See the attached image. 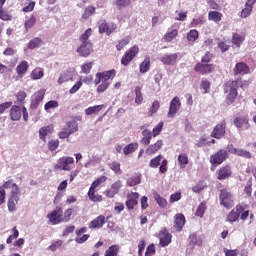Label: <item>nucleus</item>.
<instances>
[{
  "instance_id": "obj_55",
  "label": "nucleus",
  "mask_w": 256,
  "mask_h": 256,
  "mask_svg": "<svg viewBox=\"0 0 256 256\" xmlns=\"http://www.w3.org/2000/svg\"><path fill=\"white\" fill-rule=\"evenodd\" d=\"M0 19L1 21H11V19H13V16L0 6Z\"/></svg>"
},
{
  "instance_id": "obj_22",
  "label": "nucleus",
  "mask_w": 256,
  "mask_h": 256,
  "mask_svg": "<svg viewBox=\"0 0 256 256\" xmlns=\"http://www.w3.org/2000/svg\"><path fill=\"white\" fill-rule=\"evenodd\" d=\"M128 200L126 201V207L129 211H132V209H135L138 205L137 199H139V193L137 192H131L128 196Z\"/></svg>"
},
{
  "instance_id": "obj_15",
  "label": "nucleus",
  "mask_w": 256,
  "mask_h": 256,
  "mask_svg": "<svg viewBox=\"0 0 256 256\" xmlns=\"http://www.w3.org/2000/svg\"><path fill=\"white\" fill-rule=\"evenodd\" d=\"M227 127V122H225V120H223L220 124H217L212 133H211V137H214V139H221V137L225 136V129Z\"/></svg>"
},
{
  "instance_id": "obj_33",
  "label": "nucleus",
  "mask_w": 256,
  "mask_h": 256,
  "mask_svg": "<svg viewBox=\"0 0 256 256\" xmlns=\"http://www.w3.org/2000/svg\"><path fill=\"white\" fill-rule=\"evenodd\" d=\"M174 227H175L178 231H181V229H183V227H185V215H183V214H177V215L175 216Z\"/></svg>"
},
{
  "instance_id": "obj_56",
  "label": "nucleus",
  "mask_w": 256,
  "mask_h": 256,
  "mask_svg": "<svg viewBox=\"0 0 256 256\" xmlns=\"http://www.w3.org/2000/svg\"><path fill=\"white\" fill-rule=\"evenodd\" d=\"M130 41L131 40L129 38H124V39L118 41V44L116 45L117 51H123V49H125V47H127V45H129Z\"/></svg>"
},
{
  "instance_id": "obj_54",
  "label": "nucleus",
  "mask_w": 256,
  "mask_h": 256,
  "mask_svg": "<svg viewBox=\"0 0 256 256\" xmlns=\"http://www.w3.org/2000/svg\"><path fill=\"white\" fill-rule=\"evenodd\" d=\"M139 183H141V177L139 176H132L127 180L128 187H135V185H139Z\"/></svg>"
},
{
  "instance_id": "obj_41",
  "label": "nucleus",
  "mask_w": 256,
  "mask_h": 256,
  "mask_svg": "<svg viewBox=\"0 0 256 256\" xmlns=\"http://www.w3.org/2000/svg\"><path fill=\"white\" fill-rule=\"evenodd\" d=\"M97 10V8H95V6H87L84 9V12L82 13V19L87 20L89 19V17H91L92 15H95V11Z\"/></svg>"
},
{
  "instance_id": "obj_57",
  "label": "nucleus",
  "mask_w": 256,
  "mask_h": 256,
  "mask_svg": "<svg viewBox=\"0 0 256 256\" xmlns=\"http://www.w3.org/2000/svg\"><path fill=\"white\" fill-rule=\"evenodd\" d=\"M93 33V30L91 28H88L81 36H80V41L81 43H91L89 41V36Z\"/></svg>"
},
{
  "instance_id": "obj_37",
  "label": "nucleus",
  "mask_w": 256,
  "mask_h": 256,
  "mask_svg": "<svg viewBox=\"0 0 256 256\" xmlns=\"http://www.w3.org/2000/svg\"><path fill=\"white\" fill-rule=\"evenodd\" d=\"M43 75H45L43 68L37 67L31 72L30 77L33 79V81H37L42 79Z\"/></svg>"
},
{
  "instance_id": "obj_31",
  "label": "nucleus",
  "mask_w": 256,
  "mask_h": 256,
  "mask_svg": "<svg viewBox=\"0 0 256 256\" xmlns=\"http://www.w3.org/2000/svg\"><path fill=\"white\" fill-rule=\"evenodd\" d=\"M28 70H29V62H27L26 60H23L22 62H20L16 67V73L17 75H19V77H22V75H25V73H27Z\"/></svg>"
},
{
  "instance_id": "obj_13",
  "label": "nucleus",
  "mask_w": 256,
  "mask_h": 256,
  "mask_svg": "<svg viewBox=\"0 0 256 256\" xmlns=\"http://www.w3.org/2000/svg\"><path fill=\"white\" fill-rule=\"evenodd\" d=\"M159 245L161 247H167L171 243L172 235L169 233V230L167 228H163L159 234Z\"/></svg>"
},
{
  "instance_id": "obj_9",
  "label": "nucleus",
  "mask_w": 256,
  "mask_h": 256,
  "mask_svg": "<svg viewBox=\"0 0 256 256\" xmlns=\"http://www.w3.org/2000/svg\"><path fill=\"white\" fill-rule=\"evenodd\" d=\"M47 219L52 225L63 223V208H61V206H56L55 210L47 214Z\"/></svg>"
},
{
  "instance_id": "obj_16",
  "label": "nucleus",
  "mask_w": 256,
  "mask_h": 256,
  "mask_svg": "<svg viewBox=\"0 0 256 256\" xmlns=\"http://www.w3.org/2000/svg\"><path fill=\"white\" fill-rule=\"evenodd\" d=\"M228 152L232 155H237V157H244V159H251V152L243 150L241 148H235L233 144L228 145Z\"/></svg>"
},
{
  "instance_id": "obj_62",
  "label": "nucleus",
  "mask_w": 256,
  "mask_h": 256,
  "mask_svg": "<svg viewBox=\"0 0 256 256\" xmlns=\"http://www.w3.org/2000/svg\"><path fill=\"white\" fill-rule=\"evenodd\" d=\"M244 38L240 34H234L232 37V43L233 45H236V47H241V43H243Z\"/></svg>"
},
{
  "instance_id": "obj_43",
  "label": "nucleus",
  "mask_w": 256,
  "mask_h": 256,
  "mask_svg": "<svg viewBox=\"0 0 256 256\" xmlns=\"http://www.w3.org/2000/svg\"><path fill=\"white\" fill-rule=\"evenodd\" d=\"M179 35V31L177 29H174L170 32H167L163 39L166 43H171V41H173V39H175V37H177Z\"/></svg>"
},
{
  "instance_id": "obj_59",
  "label": "nucleus",
  "mask_w": 256,
  "mask_h": 256,
  "mask_svg": "<svg viewBox=\"0 0 256 256\" xmlns=\"http://www.w3.org/2000/svg\"><path fill=\"white\" fill-rule=\"evenodd\" d=\"M121 187H123V182L121 180H116L114 183H112L110 188L116 195H118L119 191H121Z\"/></svg>"
},
{
  "instance_id": "obj_39",
  "label": "nucleus",
  "mask_w": 256,
  "mask_h": 256,
  "mask_svg": "<svg viewBox=\"0 0 256 256\" xmlns=\"http://www.w3.org/2000/svg\"><path fill=\"white\" fill-rule=\"evenodd\" d=\"M43 45V40L39 37L31 39L28 43V49H39Z\"/></svg>"
},
{
  "instance_id": "obj_30",
  "label": "nucleus",
  "mask_w": 256,
  "mask_h": 256,
  "mask_svg": "<svg viewBox=\"0 0 256 256\" xmlns=\"http://www.w3.org/2000/svg\"><path fill=\"white\" fill-rule=\"evenodd\" d=\"M3 189H12L11 193L19 194V186L15 183L13 179H9L6 182L3 183L1 186Z\"/></svg>"
},
{
  "instance_id": "obj_12",
  "label": "nucleus",
  "mask_w": 256,
  "mask_h": 256,
  "mask_svg": "<svg viewBox=\"0 0 256 256\" xmlns=\"http://www.w3.org/2000/svg\"><path fill=\"white\" fill-rule=\"evenodd\" d=\"M234 126L236 129H249L251 126L249 125V116L244 115V116H237L233 120Z\"/></svg>"
},
{
  "instance_id": "obj_7",
  "label": "nucleus",
  "mask_w": 256,
  "mask_h": 256,
  "mask_svg": "<svg viewBox=\"0 0 256 256\" xmlns=\"http://www.w3.org/2000/svg\"><path fill=\"white\" fill-rule=\"evenodd\" d=\"M75 163V159L70 156H63L57 160V163L54 165L56 171H69L71 165Z\"/></svg>"
},
{
  "instance_id": "obj_2",
  "label": "nucleus",
  "mask_w": 256,
  "mask_h": 256,
  "mask_svg": "<svg viewBox=\"0 0 256 256\" xmlns=\"http://www.w3.org/2000/svg\"><path fill=\"white\" fill-rule=\"evenodd\" d=\"M237 89H239V81L233 80L224 84V93H227L226 101L228 105H231L237 99Z\"/></svg>"
},
{
  "instance_id": "obj_34",
  "label": "nucleus",
  "mask_w": 256,
  "mask_h": 256,
  "mask_svg": "<svg viewBox=\"0 0 256 256\" xmlns=\"http://www.w3.org/2000/svg\"><path fill=\"white\" fill-rule=\"evenodd\" d=\"M138 149H139V143L137 142L130 143L123 148V153L124 155H131V153H135V151H137Z\"/></svg>"
},
{
  "instance_id": "obj_35",
  "label": "nucleus",
  "mask_w": 256,
  "mask_h": 256,
  "mask_svg": "<svg viewBox=\"0 0 256 256\" xmlns=\"http://www.w3.org/2000/svg\"><path fill=\"white\" fill-rule=\"evenodd\" d=\"M209 21H214V23H221V19H223V14L218 11H210L208 13Z\"/></svg>"
},
{
  "instance_id": "obj_23",
  "label": "nucleus",
  "mask_w": 256,
  "mask_h": 256,
  "mask_svg": "<svg viewBox=\"0 0 256 256\" xmlns=\"http://www.w3.org/2000/svg\"><path fill=\"white\" fill-rule=\"evenodd\" d=\"M9 117L11 121H21L22 108L17 105L10 106Z\"/></svg>"
},
{
  "instance_id": "obj_17",
  "label": "nucleus",
  "mask_w": 256,
  "mask_h": 256,
  "mask_svg": "<svg viewBox=\"0 0 256 256\" xmlns=\"http://www.w3.org/2000/svg\"><path fill=\"white\" fill-rule=\"evenodd\" d=\"M44 98H45V90L41 89L35 92L32 96L30 108L37 109V107H39V103H41V101H43Z\"/></svg>"
},
{
  "instance_id": "obj_49",
  "label": "nucleus",
  "mask_w": 256,
  "mask_h": 256,
  "mask_svg": "<svg viewBox=\"0 0 256 256\" xmlns=\"http://www.w3.org/2000/svg\"><path fill=\"white\" fill-rule=\"evenodd\" d=\"M35 23H37V18L35 16H30L28 20L25 21L24 27L26 31H29V29H32V27H35Z\"/></svg>"
},
{
  "instance_id": "obj_63",
  "label": "nucleus",
  "mask_w": 256,
  "mask_h": 256,
  "mask_svg": "<svg viewBox=\"0 0 256 256\" xmlns=\"http://www.w3.org/2000/svg\"><path fill=\"white\" fill-rule=\"evenodd\" d=\"M58 148H59V140H50L48 142L49 151H57Z\"/></svg>"
},
{
  "instance_id": "obj_24",
  "label": "nucleus",
  "mask_w": 256,
  "mask_h": 256,
  "mask_svg": "<svg viewBox=\"0 0 256 256\" xmlns=\"http://www.w3.org/2000/svg\"><path fill=\"white\" fill-rule=\"evenodd\" d=\"M106 223V218L104 215H99L95 219H93L89 224V229H101L103 225Z\"/></svg>"
},
{
  "instance_id": "obj_26",
  "label": "nucleus",
  "mask_w": 256,
  "mask_h": 256,
  "mask_svg": "<svg viewBox=\"0 0 256 256\" xmlns=\"http://www.w3.org/2000/svg\"><path fill=\"white\" fill-rule=\"evenodd\" d=\"M189 247L195 249V247H201L203 245V238L197 234H191L189 236Z\"/></svg>"
},
{
  "instance_id": "obj_4",
  "label": "nucleus",
  "mask_w": 256,
  "mask_h": 256,
  "mask_svg": "<svg viewBox=\"0 0 256 256\" xmlns=\"http://www.w3.org/2000/svg\"><path fill=\"white\" fill-rule=\"evenodd\" d=\"M229 159V150L219 149L216 153L210 156V164L212 167H219Z\"/></svg>"
},
{
  "instance_id": "obj_32",
  "label": "nucleus",
  "mask_w": 256,
  "mask_h": 256,
  "mask_svg": "<svg viewBox=\"0 0 256 256\" xmlns=\"http://www.w3.org/2000/svg\"><path fill=\"white\" fill-rule=\"evenodd\" d=\"M105 109V105H95V106H90L84 110L85 115H99V112Z\"/></svg>"
},
{
  "instance_id": "obj_19",
  "label": "nucleus",
  "mask_w": 256,
  "mask_h": 256,
  "mask_svg": "<svg viewBox=\"0 0 256 256\" xmlns=\"http://www.w3.org/2000/svg\"><path fill=\"white\" fill-rule=\"evenodd\" d=\"M93 51L92 43H81V45L77 48V53H79L80 57H89L91 52Z\"/></svg>"
},
{
  "instance_id": "obj_3",
  "label": "nucleus",
  "mask_w": 256,
  "mask_h": 256,
  "mask_svg": "<svg viewBox=\"0 0 256 256\" xmlns=\"http://www.w3.org/2000/svg\"><path fill=\"white\" fill-rule=\"evenodd\" d=\"M219 191L220 205L225 207V209L233 208L235 205V202L233 201V193H231V191H229L227 188H222Z\"/></svg>"
},
{
  "instance_id": "obj_14",
  "label": "nucleus",
  "mask_w": 256,
  "mask_h": 256,
  "mask_svg": "<svg viewBox=\"0 0 256 256\" xmlns=\"http://www.w3.org/2000/svg\"><path fill=\"white\" fill-rule=\"evenodd\" d=\"M99 33L106 35H111V33H115L117 30V24L111 22L107 23V21L102 22L98 27Z\"/></svg>"
},
{
  "instance_id": "obj_42",
  "label": "nucleus",
  "mask_w": 256,
  "mask_h": 256,
  "mask_svg": "<svg viewBox=\"0 0 256 256\" xmlns=\"http://www.w3.org/2000/svg\"><path fill=\"white\" fill-rule=\"evenodd\" d=\"M141 89V86H136L134 89L136 105H141L143 103V93L141 92Z\"/></svg>"
},
{
  "instance_id": "obj_50",
  "label": "nucleus",
  "mask_w": 256,
  "mask_h": 256,
  "mask_svg": "<svg viewBox=\"0 0 256 256\" xmlns=\"http://www.w3.org/2000/svg\"><path fill=\"white\" fill-rule=\"evenodd\" d=\"M200 89L203 90L204 94L211 93V82L208 80H201Z\"/></svg>"
},
{
  "instance_id": "obj_60",
  "label": "nucleus",
  "mask_w": 256,
  "mask_h": 256,
  "mask_svg": "<svg viewBox=\"0 0 256 256\" xmlns=\"http://www.w3.org/2000/svg\"><path fill=\"white\" fill-rule=\"evenodd\" d=\"M115 5L118 9H125L131 5V0H116Z\"/></svg>"
},
{
  "instance_id": "obj_5",
  "label": "nucleus",
  "mask_w": 256,
  "mask_h": 256,
  "mask_svg": "<svg viewBox=\"0 0 256 256\" xmlns=\"http://www.w3.org/2000/svg\"><path fill=\"white\" fill-rule=\"evenodd\" d=\"M77 131H79V124L77 121H68L66 123V127H64L62 131L58 133V137L59 139H69V137H71L73 133H77Z\"/></svg>"
},
{
  "instance_id": "obj_10",
  "label": "nucleus",
  "mask_w": 256,
  "mask_h": 256,
  "mask_svg": "<svg viewBox=\"0 0 256 256\" xmlns=\"http://www.w3.org/2000/svg\"><path fill=\"white\" fill-rule=\"evenodd\" d=\"M181 109V99L178 96H175L169 106V111L167 113V117L169 119H173L175 115H177V112Z\"/></svg>"
},
{
  "instance_id": "obj_29",
  "label": "nucleus",
  "mask_w": 256,
  "mask_h": 256,
  "mask_svg": "<svg viewBox=\"0 0 256 256\" xmlns=\"http://www.w3.org/2000/svg\"><path fill=\"white\" fill-rule=\"evenodd\" d=\"M97 193V189L95 188H89L88 190V198L93 202V203H101V201H103V196L96 194Z\"/></svg>"
},
{
  "instance_id": "obj_58",
  "label": "nucleus",
  "mask_w": 256,
  "mask_h": 256,
  "mask_svg": "<svg viewBox=\"0 0 256 256\" xmlns=\"http://www.w3.org/2000/svg\"><path fill=\"white\" fill-rule=\"evenodd\" d=\"M154 199L158 203L159 207H161L162 209H165V207H167V199L161 197V195L156 194L154 196Z\"/></svg>"
},
{
  "instance_id": "obj_1",
  "label": "nucleus",
  "mask_w": 256,
  "mask_h": 256,
  "mask_svg": "<svg viewBox=\"0 0 256 256\" xmlns=\"http://www.w3.org/2000/svg\"><path fill=\"white\" fill-rule=\"evenodd\" d=\"M211 61H213V54L206 52L201 61L194 66L195 73H199V75H211V73H214L215 64L211 63Z\"/></svg>"
},
{
  "instance_id": "obj_52",
  "label": "nucleus",
  "mask_w": 256,
  "mask_h": 256,
  "mask_svg": "<svg viewBox=\"0 0 256 256\" xmlns=\"http://www.w3.org/2000/svg\"><path fill=\"white\" fill-rule=\"evenodd\" d=\"M109 168L111 169V171H114L116 175L123 174V170H121V164L119 162H112L111 164H109Z\"/></svg>"
},
{
  "instance_id": "obj_61",
  "label": "nucleus",
  "mask_w": 256,
  "mask_h": 256,
  "mask_svg": "<svg viewBox=\"0 0 256 256\" xmlns=\"http://www.w3.org/2000/svg\"><path fill=\"white\" fill-rule=\"evenodd\" d=\"M163 121L159 122L152 130L153 137H158V135H161V131H163Z\"/></svg>"
},
{
  "instance_id": "obj_45",
  "label": "nucleus",
  "mask_w": 256,
  "mask_h": 256,
  "mask_svg": "<svg viewBox=\"0 0 256 256\" xmlns=\"http://www.w3.org/2000/svg\"><path fill=\"white\" fill-rule=\"evenodd\" d=\"M198 39H199V31L193 29L187 33V40L190 41V43H195Z\"/></svg>"
},
{
  "instance_id": "obj_8",
  "label": "nucleus",
  "mask_w": 256,
  "mask_h": 256,
  "mask_svg": "<svg viewBox=\"0 0 256 256\" xmlns=\"http://www.w3.org/2000/svg\"><path fill=\"white\" fill-rule=\"evenodd\" d=\"M139 55V46L134 45L129 48L128 51L124 53V55L121 58V65L124 67H127L133 59H135Z\"/></svg>"
},
{
  "instance_id": "obj_21",
  "label": "nucleus",
  "mask_w": 256,
  "mask_h": 256,
  "mask_svg": "<svg viewBox=\"0 0 256 256\" xmlns=\"http://www.w3.org/2000/svg\"><path fill=\"white\" fill-rule=\"evenodd\" d=\"M256 0H247L244 8L240 13L241 19H247L253 13V5H255Z\"/></svg>"
},
{
  "instance_id": "obj_27",
  "label": "nucleus",
  "mask_w": 256,
  "mask_h": 256,
  "mask_svg": "<svg viewBox=\"0 0 256 256\" xmlns=\"http://www.w3.org/2000/svg\"><path fill=\"white\" fill-rule=\"evenodd\" d=\"M178 57L179 56L177 55V53L164 54L161 58V63H163V65H175L177 63Z\"/></svg>"
},
{
  "instance_id": "obj_53",
  "label": "nucleus",
  "mask_w": 256,
  "mask_h": 256,
  "mask_svg": "<svg viewBox=\"0 0 256 256\" xmlns=\"http://www.w3.org/2000/svg\"><path fill=\"white\" fill-rule=\"evenodd\" d=\"M159 107H161V104L159 101L155 100L149 109V117H153V115L159 111Z\"/></svg>"
},
{
  "instance_id": "obj_40",
  "label": "nucleus",
  "mask_w": 256,
  "mask_h": 256,
  "mask_svg": "<svg viewBox=\"0 0 256 256\" xmlns=\"http://www.w3.org/2000/svg\"><path fill=\"white\" fill-rule=\"evenodd\" d=\"M178 163L180 169H185L189 165V156L185 153H182L178 156Z\"/></svg>"
},
{
  "instance_id": "obj_44",
  "label": "nucleus",
  "mask_w": 256,
  "mask_h": 256,
  "mask_svg": "<svg viewBox=\"0 0 256 256\" xmlns=\"http://www.w3.org/2000/svg\"><path fill=\"white\" fill-rule=\"evenodd\" d=\"M70 79H71V74L69 70H66L60 74L57 83L58 85H63V83H67V81H69Z\"/></svg>"
},
{
  "instance_id": "obj_20",
  "label": "nucleus",
  "mask_w": 256,
  "mask_h": 256,
  "mask_svg": "<svg viewBox=\"0 0 256 256\" xmlns=\"http://www.w3.org/2000/svg\"><path fill=\"white\" fill-rule=\"evenodd\" d=\"M17 203H19V194L17 192H10V197L8 198V211L13 213L17 210Z\"/></svg>"
},
{
  "instance_id": "obj_18",
  "label": "nucleus",
  "mask_w": 256,
  "mask_h": 256,
  "mask_svg": "<svg viewBox=\"0 0 256 256\" xmlns=\"http://www.w3.org/2000/svg\"><path fill=\"white\" fill-rule=\"evenodd\" d=\"M233 73L234 75H249L251 69L245 62H238L233 69Z\"/></svg>"
},
{
  "instance_id": "obj_48",
  "label": "nucleus",
  "mask_w": 256,
  "mask_h": 256,
  "mask_svg": "<svg viewBox=\"0 0 256 256\" xmlns=\"http://www.w3.org/2000/svg\"><path fill=\"white\" fill-rule=\"evenodd\" d=\"M205 211H207V203L202 202L196 209L195 215L196 217H203L205 215Z\"/></svg>"
},
{
  "instance_id": "obj_6",
  "label": "nucleus",
  "mask_w": 256,
  "mask_h": 256,
  "mask_svg": "<svg viewBox=\"0 0 256 256\" xmlns=\"http://www.w3.org/2000/svg\"><path fill=\"white\" fill-rule=\"evenodd\" d=\"M117 76V70L112 69L104 72H97L96 78L94 80V85H99L102 81V83H110L109 81H113L115 77Z\"/></svg>"
},
{
  "instance_id": "obj_11",
  "label": "nucleus",
  "mask_w": 256,
  "mask_h": 256,
  "mask_svg": "<svg viewBox=\"0 0 256 256\" xmlns=\"http://www.w3.org/2000/svg\"><path fill=\"white\" fill-rule=\"evenodd\" d=\"M233 175V170L230 165H224L216 171V179L218 181H225Z\"/></svg>"
},
{
  "instance_id": "obj_46",
  "label": "nucleus",
  "mask_w": 256,
  "mask_h": 256,
  "mask_svg": "<svg viewBox=\"0 0 256 256\" xmlns=\"http://www.w3.org/2000/svg\"><path fill=\"white\" fill-rule=\"evenodd\" d=\"M163 159V155L159 154L158 156L154 157L150 160L149 167L152 169H157L159 165H161V160Z\"/></svg>"
},
{
  "instance_id": "obj_51",
  "label": "nucleus",
  "mask_w": 256,
  "mask_h": 256,
  "mask_svg": "<svg viewBox=\"0 0 256 256\" xmlns=\"http://www.w3.org/2000/svg\"><path fill=\"white\" fill-rule=\"evenodd\" d=\"M18 237H19V230L17 229V226H14L12 228V235H10L6 240L7 245H11V243H13V240L17 239Z\"/></svg>"
},
{
  "instance_id": "obj_28",
  "label": "nucleus",
  "mask_w": 256,
  "mask_h": 256,
  "mask_svg": "<svg viewBox=\"0 0 256 256\" xmlns=\"http://www.w3.org/2000/svg\"><path fill=\"white\" fill-rule=\"evenodd\" d=\"M163 147V140H157L154 144H151L146 149L147 155H155Z\"/></svg>"
},
{
  "instance_id": "obj_64",
  "label": "nucleus",
  "mask_w": 256,
  "mask_h": 256,
  "mask_svg": "<svg viewBox=\"0 0 256 256\" xmlns=\"http://www.w3.org/2000/svg\"><path fill=\"white\" fill-rule=\"evenodd\" d=\"M223 252H224L225 256H237V255H239V250L238 249L224 248Z\"/></svg>"
},
{
  "instance_id": "obj_47",
  "label": "nucleus",
  "mask_w": 256,
  "mask_h": 256,
  "mask_svg": "<svg viewBox=\"0 0 256 256\" xmlns=\"http://www.w3.org/2000/svg\"><path fill=\"white\" fill-rule=\"evenodd\" d=\"M107 182V176H100L96 180H94L90 186V189H97L99 185Z\"/></svg>"
},
{
  "instance_id": "obj_36",
  "label": "nucleus",
  "mask_w": 256,
  "mask_h": 256,
  "mask_svg": "<svg viewBox=\"0 0 256 256\" xmlns=\"http://www.w3.org/2000/svg\"><path fill=\"white\" fill-rule=\"evenodd\" d=\"M151 69V58L146 57L143 62L139 65V72L140 73H147Z\"/></svg>"
},
{
  "instance_id": "obj_38",
  "label": "nucleus",
  "mask_w": 256,
  "mask_h": 256,
  "mask_svg": "<svg viewBox=\"0 0 256 256\" xmlns=\"http://www.w3.org/2000/svg\"><path fill=\"white\" fill-rule=\"evenodd\" d=\"M120 247L117 244L111 245L104 253V256H117L119 255Z\"/></svg>"
},
{
  "instance_id": "obj_25",
  "label": "nucleus",
  "mask_w": 256,
  "mask_h": 256,
  "mask_svg": "<svg viewBox=\"0 0 256 256\" xmlns=\"http://www.w3.org/2000/svg\"><path fill=\"white\" fill-rule=\"evenodd\" d=\"M53 131H55V128L53 127L52 124L48 125V126L41 127L39 129V138L41 139V141L46 143L47 135H51V133H53Z\"/></svg>"
}]
</instances>
